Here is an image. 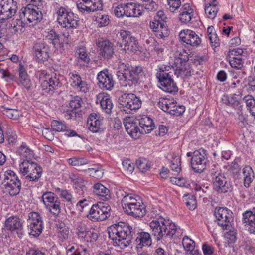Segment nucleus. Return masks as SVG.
<instances>
[{"mask_svg":"<svg viewBox=\"0 0 255 255\" xmlns=\"http://www.w3.org/2000/svg\"><path fill=\"white\" fill-rule=\"evenodd\" d=\"M117 63V76L121 86L131 87L144 78L145 72L142 67L136 66L130 67L120 60Z\"/></svg>","mask_w":255,"mask_h":255,"instance_id":"f257e3e1","label":"nucleus"},{"mask_svg":"<svg viewBox=\"0 0 255 255\" xmlns=\"http://www.w3.org/2000/svg\"><path fill=\"white\" fill-rule=\"evenodd\" d=\"M132 227L128 223L119 222L111 225L108 229L109 238L115 246L124 249L130 243Z\"/></svg>","mask_w":255,"mask_h":255,"instance_id":"f03ea898","label":"nucleus"},{"mask_svg":"<svg viewBox=\"0 0 255 255\" xmlns=\"http://www.w3.org/2000/svg\"><path fill=\"white\" fill-rule=\"evenodd\" d=\"M149 226L152 235L157 241L165 237H172L177 229L171 220L162 216L153 219L150 222Z\"/></svg>","mask_w":255,"mask_h":255,"instance_id":"7ed1b4c3","label":"nucleus"},{"mask_svg":"<svg viewBox=\"0 0 255 255\" xmlns=\"http://www.w3.org/2000/svg\"><path fill=\"white\" fill-rule=\"evenodd\" d=\"M172 70L170 66H161L156 76L158 80V86L161 90L170 93H176L178 88L172 78Z\"/></svg>","mask_w":255,"mask_h":255,"instance_id":"20e7f679","label":"nucleus"},{"mask_svg":"<svg viewBox=\"0 0 255 255\" xmlns=\"http://www.w3.org/2000/svg\"><path fill=\"white\" fill-rule=\"evenodd\" d=\"M57 21L63 28L74 29L78 26V17L70 9L60 7L55 9Z\"/></svg>","mask_w":255,"mask_h":255,"instance_id":"39448f33","label":"nucleus"},{"mask_svg":"<svg viewBox=\"0 0 255 255\" xmlns=\"http://www.w3.org/2000/svg\"><path fill=\"white\" fill-rule=\"evenodd\" d=\"M19 171L26 179L34 181L37 180L41 176L42 170L36 163L31 160L20 162Z\"/></svg>","mask_w":255,"mask_h":255,"instance_id":"423d86ee","label":"nucleus"},{"mask_svg":"<svg viewBox=\"0 0 255 255\" xmlns=\"http://www.w3.org/2000/svg\"><path fill=\"white\" fill-rule=\"evenodd\" d=\"M38 9L37 7H34L32 5H28L20 10L19 17L24 19L25 22L29 26H33L42 19V12Z\"/></svg>","mask_w":255,"mask_h":255,"instance_id":"0eeeda50","label":"nucleus"},{"mask_svg":"<svg viewBox=\"0 0 255 255\" xmlns=\"http://www.w3.org/2000/svg\"><path fill=\"white\" fill-rule=\"evenodd\" d=\"M211 176L214 189L219 193H226L232 189L230 182L220 169L211 171Z\"/></svg>","mask_w":255,"mask_h":255,"instance_id":"6e6552de","label":"nucleus"},{"mask_svg":"<svg viewBox=\"0 0 255 255\" xmlns=\"http://www.w3.org/2000/svg\"><path fill=\"white\" fill-rule=\"evenodd\" d=\"M110 206L106 203L98 202L91 208L88 218L93 221H103L110 216Z\"/></svg>","mask_w":255,"mask_h":255,"instance_id":"1a4fd4ad","label":"nucleus"},{"mask_svg":"<svg viewBox=\"0 0 255 255\" xmlns=\"http://www.w3.org/2000/svg\"><path fill=\"white\" fill-rule=\"evenodd\" d=\"M170 68H172V73L174 72L177 77L181 78L187 77L191 75L192 68L189 63L182 55H179L176 58L174 63Z\"/></svg>","mask_w":255,"mask_h":255,"instance_id":"9d476101","label":"nucleus"},{"mask_svg":"<svg viewBox=\"0 0 255 255\" xmlns=\"http://www.w3.org/2000/svg\"><path fill=\"white\" fill-rule=\"evenodd\" d=\"M217 224L223 229H229L233 221L232 212L226 207L216 208L214 213Z\"/></svg>","mask_w":255,"mask_h":255,"instance_id":"9b49d317","label":"nucleus"},{"mask_svg":"<svg viewBox=\"0 0 255 255\" xmlns=\"http://www.w3.org/2000/svg\"><path fill=\"white\" fill-rule=\"evenodd\" d=\"M17 10V3L13 0H2L0 4V18L2 20L11 18Z\"/></svg>","mask_w":255,"mask_h":255,"instance_id":"f8f14e48","label":"nucleus"},{"mask_svg":"<svg viewBox=\"0 0 255 255\" xmlns=\"http://www.w3.org/2000/svg\"><path fill=\"white\" fill-rule=\"evenodd\" d=\"M120 36L122 39V44L124 45L123 49L126 52L135 53L138 50V43L130 32L121 30Z\"/></svg>","mask_w":255,"mask_h":255,"instance_id":"ddd939ff","label":"nucleus"},{"mask_svg":"<svg viewBox=\"0 0 255 255\" xmlns=\"http://www.w3.org/2000/svg\"><path fill=\"white\" fill-rule=\"evenodd\" d=\"M77 7L80 12L89 13L101 10L103 5L101 0H78Z\"/></svg>","mask_w":255,"mask_h":255,"instance_id":"4468645a","label":"nucleus"},{"mask_svg":"<svg viewBox=\"0 0 255 255\" xmlns=\"http://www.w3.org/2000/svg\"><path fill=\"white\" fill-rule=\"evenodd\" d=\"M87 126L89 130L93 133L103 131L105 128L104 118L95 113L90 114L87 119Z\"/></svg>","mask_w":255,"mask_h":255,"instance_id":"2eb2a0df","label":"nucleus"},{"mask_svg":"<svg viewBox=\"0 0 255 255\" xmlns=\"http://www.w3.org/2000/svg\"><path fill=\"white\" fill-rule=\"evenodd\" d=\"M120 104L128 109L135 110L141 106V101L139 97L133 94H124L120 98Z\"/></svg>","mask_w":255,"mask_h":255,"instance_id":"dca6fc26","label":"nucleus"},{"mask_svg":"<svg viewBox=\"0 0 255 255\" xmlns=\"http://www.w3.org/2000/svg\"><path fill=\"white\" fill-rule=\"evenodd\" d=\"M205 150L200 148L193 153L191 164L193 169L197 172H202L205 167Z\"/></svg>","mask_w":255,"mask_h":255,"instance_id":"f3484780","label":"nucleus"},{"mask_svg":"<svg viewBox=\"0 0 255 255\" xmlns=\"http://www.w3.org/2000/svg\"><path fill=\"white\" fill-rule=\"evenodd\" d=\"M124 124L128 133L133 138H139L142 131L138 126L137 120L133 117H127L124 120Z\"/></svg>","mask_w":255,"mask_h":255,"instance_id":"a211bd4d","label":"nucleus"},{"mask_svg":"<svg viewBox=\"0 0 255 255\" xmlns=\"http://www.w3.org/2000/svg\"><path fill=\"white\" fill-rule=\"evenodd\" d=\"M180 40L186 44L197 46L201 43V39L196 33L190 29H184L179 33Z\"/></svg>","mask_w":255,"mask_h":255,"instance_id":"6ab92c4d","label":"nucleus"},{"mask_svg":"<svg viewBox=\"0 0 255 255\" xmlns=\"http://www.w3.org/2000/svg\"><path fill=\"white\" fill-rule=\"evenodd\" d=\"M97 79L99 87L106 90H111L114 85V81L112 75L108 70H103L98 73Z\"/></svg>","mask_w":255,"mask_h":255,"instance_id":"aec40b11","label":"nucleus"},{"mask_svg":"<svg viewBox=\"0 0 255 255\" xmlns=\"http://www.w3.org/2000/svg\"><path fill=\"white\" fill-rule=\"evenodd\" d=\"M242 216L243 222L248 231L255 234V208L244 212Z\"/></svg>","mask_w":255,"mask_h":255,"instance_id":"412c9836","label":"nucleus"},{"mask_svg":"<svg viewBox=\"0 0 255 255\" xmlns=\"http://www.w3.org/2000/svg\"><path fill=\"white\" fill-rule=\"evenodd\" d=\"M149 27L159 38H163L168 35V29L165 22L152 20L149 23Z\"/></svg>","mask_w":255,"mask_h":255,"instance_id":"4be33fe9","label":"nucleus"},{"mask_svg":"<svg viewBox=\"0 0 255 255\" xmlns=\"http://www.w3.org/2000/svg\"><path fill=\"white\" fill-rule=\"evenodd\" d=\"M96 45L99 48L100 54L104 58H111L114 54L113 44L109 41L98 40Z\"/></svg>","mask_w":255,"mask_h":255,"instance_id":"5701e85b","label":"nucleus"},{"mask_svg":"<svg viewBox=\"0 0 255 255\" xmlns=\"http://www.w3.org/2000/svg\"><path fill=\"white\" fill-rule=\"evenodd\" d=\"M70 82L72 87L75 90L85 93L88 90L86 82L82 80L79 75L76 73H70Z\"/></svg>","mask_w":255,"mask_h":255,"instance_id":"b1692460","label":"nucleus"},{"mask_svg":"<svg viewBox=\"0 0 255 255\" xmlns=\"http://www.w3.org/2000/svg\"><path fill=\"white\" fill-rule=\"evenodd\" d=\"M123 209L125 212L134 217H142L145 214L146 208L142 201Z\"/></svg>","mask_w":255,"mask_h":255,"instance_id":"393cba45","label":"nucleus"},{"mask_svg":"<svg viewBox=\"0 0 255 255\" xmlns=\"http://www.w3.org/2000/svg\"><path fill=\"white\" fill-rule=\"evenodd\" d=\"M96 103L100 104L102 109L106 113L110 114L111 112L113 104L109 95L105 93H99L97 96Z\"/></svg>","mask_w":255,"mask_h":255,"instance_id":"a878e982","label":"nucleus"},{"mask_svg":"<svg viewBox=\"0 0 255 255\" xmlns=\"http://www.w3.org/2000/svg\"><path fill=\"white\" fill-rule=\"evenodd\" d=\"M77 235L78 239L82 242H92L98 238V234L94 230H85L82 228L78 229Z\"/></svg>","mask_w":255,"mask_h":255,"instance_id":"bb28decb","label":"nucleus"},{"mask_svg":"<svg viewBox=\"0 0 255 255\" xmlns=\"http://www.w3.org/2000/svg\"><path fill=\"white\" fill-rule=\"evenodd\" d=\"M33 50L35 56L39 61L43 62L48 58V47L45 43L38 42L36 43Z\"/></svg>","mask_w":255,"mask_h":255,"instance_id":"cd10ccee","label":"nucleus"},{"mask_svg":"<svg viewBox=\"0 0 255 255\" xmlns=\"http://www.w3.org/2000/svg\"><path fill=\"white\" fill-rule=\"evenodd\" d=\"M194 15L193 9L188 4H184L180 11L179 20L182 24L191 23Z\"/></svg>","mask_w":255,"mask_h":255,"instance_id":"c85d7f7f","label":"nucleus"},{"mask_svg":"<svg viewBox=\"0 0 255 255\" xmlns=\"http://www.w3.org/2000/svg\"><path fill=\"white\" fill-rule=\"evenodd\" d=\"M126 16L127 17H139L142 15V7L134 2L125 4Z\"/></svg>","mask_w":255,"mask_h":255,"instance_id":"c756f323","label":"nucleus"},{"mask_svg":"<svg viewBox=\"0 0 255 255\" xmlns=\"http://www.w3.org/2000/svg\"><path fill=\"white\" fill-rule=\"evenodd\" d=\"M16 81L18 85H22L27 89L30 88L32 84L27 71L21 64H19V79H16Z\"/></svg>","mask_w":255,"mask_h":255,"instance_id":"7c9ffc66","label":"nucleus"},{"mask_svg":"<svg viewBox=\"0 0 255 255\" xmlns=\"http://www.w3.org/2000/svg\"><path fill=\"white\" fill-rule=\"evenodd\" d=\"M139 124L140 126V130L142 134H147L150 132L154 128L153 120L147 116H143L139 119Z\"/></svg>","mask_w":255,"mask_h":255,"instance_id":"2f4dec72","label":"nucleus"},{"mask_svg":"<svg viewBox=\"0 0 255 255\" xmlns=\"http://www.w3.org/2000/svg\"><path fill=\"white\" fill-rule=\"evenodd\" d=\"M5 226L7 229L11 231H20L22 228V223L20 219L15 216H11L5 222Z\"/></svg>","mask_w":255,"mask_h":255,"instance_id":"473e14b6","label":"nucleus"},{"mask_svg":"<svg viewBox=\"0 0 255 255\" xmlns=\"http://www.w3.org/2000/svg\"><path fill=\"white\" fill-rule=\"evenodd\" d=\"M93 192L103 200L107 201L111 198L109 190L100 183L93 185Z\"/></svg>","mask_w":255,"mask_h":255,"instance_id":"72a5a7b5","label":"nucleus"},{"mask_svg":"<svg viewBox=\"0 0 255 255\" xmlns=\"http://www.w3.org/2000/svg\"><path fill=\"white\" fill-rule=\"evenodd\" d=\"M135 241L138 247L140 248L144 246L149 247L152 244L151 235L146 232L138 233Z\"/></svg>","mask_w":255,"mask_h":255,"instance_id":"f704fd0d","label":"nucleus"},{"mask_svg":"<svg viewBox=\"0 0 255 255\" xmlns=\"http://www.w3.org/2000/svg\"><path fill=\"white\" fill-rule=\"evenodd\" d=\"M69 178L73 183V187L77 190L84 192L86 189V184L87 181L83 179L79 174L71 173Z\"/></svg>","mask_w":255,"mask_h":255,"instance_id":"c9c22d12","label":"nucleus"},{"mask_svg":"<svg viewBox=\"0 0 255 255\" xmlns=\"http://www.w3.org/2000/svg\"><path fill=\"white\" fill-rule=\"evenodd\" d=\"M17 153L20 157V162L31 160L34 157L33 151L25 144H22L19 146Z\"/></svg>","mask_w":255,"mask_h":255,"instance_id":"e433bc0d","label":"nucleus"},{"mask_svg":"<svg viewBox=\"0 0 255 255\" xmlns=\"http://www.w3.org/2000/svg\"><path fill=\"white\" fill-rule=\"evenodd\" d=\"M21 183L19 180L16 181H7L5 185V192H7L10 196L17 195L20 190Z\"/></svg>","mask_w":255,"mask_h":255,"instance_id":"4c0bfd02","label":"nucleus"},{"mask_svg":"<svg viewBox=\"0 0 255 255\" xmlns=\"http://www.w3.org/2000/svg\"><path fill=\"white\" fill-rule=\"evenodd\" d=\"M207 33L210 44L213 49L215 50V49L220 46V41L214 27L209 26L207 28Z\"/></svg>","mask_w":255,"mask_h":255,"instance_id":"58836bf2","label":"nucleus"},{"mask_svg":"<svg viewBox=\"0 0 255 255\" xmlns=\"http://www.w3.org/2000/svg\"><path fill=\"white\" fill-rule=\"evenodd\" d=\"M142 200L140 198L136 195L132 194H127L123 198L122 200V205L123 209L126 208V206H130L134 204L139 202Z\"/></svg>","mask_w":255,"mask_h":255,"instance_id":"ea45409f","label":"nucleus"},{"mask_svg":"<svg viewBox=\"0 0 255 255\" xmlns=\"http://www.w3.org/2000/svg\"><path fill=\"white\" fill-rule=\"evenodd\" d=\"M174 99L172 97H162L159 99L158 105L163 111L169 113L171 107L174 104Z\"/></svg>","mask_w":255,"mask_h":255,"instance_id":"a19ab883","label":"nucleus"},{"mask_svg":"<svg viewBox=\"0 0 255 255\" xmlns=\"http://www.w3.org/2000/svg\"><path fill=\"white\" fill-rule=\"evenodd\" d=\"M56 232L58 237L62 241L66 240L69 236V228L63 222L56 223Z\"/></svg>","mask_w":255,"mask_h":255,"instance_id":"79ce46f5","label":"nucleus"},{"mask_svg":"<svg viewBox=\"0 0 255 255\" xmlns=\"http://www.w3.org/2000/svg\"><path fill=\"white\" fill-rule=\"evenodd\" d=\"M243 174L244 185L246 187H249L254 178V174L252 168L249 166L245 167L243 169Z\"/></svg>","mask_w":255,"mask_h":255,"instance_id":"37998d69","label":"nucleus"},{"mask_svg":"<svg viewBox=\"0 0 255 255\" xmlns=\"http://www.w3.org/2000/svg\"><path fill=\"white\" fill-rule=\"evenodd\" d=\"M243 101L246 103L247 109L255 119V99L250 95H248L243 98Z\"/></svg>","mask_w":255,"mask_h":255,"instance_id":"c03bdc74","label":"nucleus"},{"mask_svg":"<svg viewBox=\"0 0 255 255\" xmlns=\"http://www.w3.org/2000/svg\"><path fill=\"white\" fill-rule=\"evenodd\" d=\"M49 43L52 44L53 47L57 49L63 46L60 36L53 30L49 32Z\"/></svg>","mask_w":255,"mask_h":255,"instance_id":"a18cd8bd","label":"nucleus"},{"mask_svg":"<svg viewBox=\"0 0 255 255\" xmlns=\"http://www.w3.org/2000/svg\"><path fill=\"white\" fill-rule=\"evenodd\" d=\"M76 56L80 64H88L90 61V58L88 56L86 50L84 48L78 49L76 52Z\"/></svg>","mask_w":255,"mask_h":255,"instance_id":"49530a36","label":"nucleus"},{"mask_svg":"<svg viewBox=\"0 0 255 255\" xmlns=\"http://www.w3.org/2000/svg\"><path fill=\"white\" fill-rule=\"evenodd\" d=\"M218 11V8L216 4L214 3V2L208 3L205 5V12L207 17L210 19H214Z\"/></svg>","mask_w":255,"mask_h":255,"instance_id":"de8ad7c7","label":"nucleus"},{"mask_svg":"<svg viewBox=\"0 0 255 255\" xmlns=\"http://www.w3.org/2000/svg\"><path fill=\"white\" fill-rule=\"evenodd\" d=\"M136 164L141 172H146L151 167L150 161L146 158H140L136 160Z\"/></svg>","mask_w":255,"mask_h":255,"instance_id":"09e8293b","label":"nucleus"},{"mask_svg":"<svg viewBox=\"0 0 255 255\" xmlns=\"http://www.w3.org/2000/svg\"><path fill=\"white\" fill-rule=\"evenodd\" d=\"M2 112L6 117L13 120H18L22 116L21 112L15 109L5 108Z\"/></svg>","mask_w":255,"mask_h":255,"instance_id":"8fccbe9b","label":"nucleus"},{"mask_svg":"<svg viewBox=\"0 0 255 255\" xmlns=\"http://www.w3.org/2000/svg\"><path fill=\"white\" fill-rule=\"evenodd\" d=\"M28 25L25 22L24 19H16L13 23L12 28L17 34H21L24 31L25 27Z\"/></svg>","mask_w":255,"mask_h":255,"instance_id":"3c124183","label":"nucleus"},{"mask_svg":"<svg viewBox=\"0 0 255 255\" xmlns=\"http://www.w3.org/2000/svg\"><path fill=\"white\" fill-rule=\"evenodd\" d=\"M43 229V224L35 225L34 223L29 224L28 229L29 234L34 237L38 236L42 232Z\"/></svg>","mask_w":255,"mask_h":255,"instance_id":"603ef678","label":"nucleus"},{"mask_svg":"<svg viewBox=\"0 0 255 255\" xmlns=\"http://www.w3.org/2000/svg\"><path fill=\"white\" fill-rule=\"evenodd\" d=\"M244 53V50L241 48H237L230 50L229 51L227 56L228 60L236 58H243Z\"/></svg>","mask_w":255,"mask_h":255,"instance_id":"864d4df0","label":"nucleus"},{"mask_svg":"<svg viewBox=\"0 0 255 255\" xmlns=\"http://www.w3.org/2000/svg\"><path fill=\"white\" fill-rule=\"evenodd\" d=\"M85 172H87L91 176L97 179H101L104 175L103 170L101 167L91 168L86 169Z\"/></svg>","mask_w":255,"mask_h":255,"instance_id":"5fc2aeb1","label":"nucleus"},{"mask_svg":"<svg viewBox=\"0 0 255 255\" xmlns=\"http://www.w3.org/2000/svg\"><path fill=\"white\" fill-rule=\"evenodd\" d=\"M183 200L189 210H193L196 208V201L193 195L190 194L185 195L183 196Z\"/></svg>","mask_w":255,"mask_h":255,"instance_id":"6e6d98bb","label":"nucleus"},{"mask_svg":"<svg viewBox=\"0 0 255 255\" xmlns=\"http://www.w3.org/2000/svg\"><path fill=\"white\" fill-rule=\"evenodd\" d=\"M185 108L184 106L178 104L175 101L174 104L171 107L169 114L173 115L179 116L184 112Z\"/></svg>","mask_w":255,"mask_h":255,"instance_id":"4d7b16f0","label":"nucleus"},{"mask_svg":"<svg viewBox=\"0 0 255 255\" xmlns=\"http://www.w3.org/2000/svg\"><path fill=\"white\" fill-rule=\"evenodd\" d=\"M0 77L7 82L16 81V77L8 71L0 68Z\"/></svg>","mask_w":255,"mask_h":255,"instance_id":"13d9d810","label":"nucleus"},{"mask_svg":"<svg viewBox=\"0 0 255 255\" xmlns=\"http://www.w3.org/2000/svg\"><path fill=\"white\" fill-rule=\"evenodd\" d=\"M170 168L174 174H178L181 171L180 157L178 155H175L171 161Z\"/></svg>","mask_w":255,"mask_h":255,"instance_id":"bf43d9fd","label":"nucleus"},{"mask_svg":"<svg viewBox=\"0 0 255 255\" xmlns=\"http://www.w3.org/2000/svg\"><path fill=\"white\" fill-rule=\"evenodd\" d=\"M28 223L31 224L34 223L35 225L43 224V221L39 214L36 212H31L29 214Z\"/></svg>","mask_w":255,"mask_h":255,"instance_id":"052dcab7","label":"nucleus"},{"mask_svg":"<svg viewBox=\"0 0 255 255\" xmlns=\"http://www.w3.org/2000/svg\"><path fill=\"white\" fill-rule=\"evenodd\" d=\"M182 245L186 251L190 252L194 249L195 243L193 240L185 236L183 238Z\"/></svg>","mask_w":255,"mask_h":255,"instance_id":"680f3d73","label":"nucleus"},{"mask_svg":"<svg viewBox=\"0 0 255 255\" xmlns=\"http://www.w3.org/2000/svg\"><path fill=\"white\" fill-rule=\"evenodd\" d=\"M68 163L72 166H81L87 164L88 161L84 158L73 157L67 159Z\"/></svg>","mask_w":255,"mask_h":255,"instance_id":"e2e57ef3","label":"nucleus"},{"mask_svg":"<svg viewBox=\"0 0 255 255\" xmlns=\"http://www.w3.org/2000/svg\"><path fill=\"white\" fill-rule=\"evenodd\" d=\"M239 97H241L239 95L235 94L230 95L227 98V104L234 107L238 106L240 104Z\"/></svg>","mask_w":255,"mask_h":255,"instance_id":"0e129e2a","label":"nucleus"},{"mask_svg":"<svg viewBox=\"0 0 255 255\" xmlns=\"http://www.w3.org/2000/svg\"><path fill=\"white\" fill-rule=\"evenodd\" d=\"M51 127L53 131L58 132L64 131L66 129V126L63 123L57 120H53L51 122Z\"/></svg>","mask_w":255,"mask_h":255,"instance_id":"69168bd1","label":"nucleus"},{"mask_svg":"<svg viewBox=\"0 0 255 255\" xmlns=\"http://www.w3.org/2000/svg\"><path fill=\"white\" fill-rule=\"evenodd\" d=\"M124 170L127 173H132L134 169V163L128 159H125L122 162Z\"/></svg>","mask_w":255,"mask_h":255,"instance_id":"338daca9","label":"nucleus"},{"mask_svg":"<svg viewBox=\"0 0 255 255\" xmlns=\"http://www.w3.org/2000/svg\"><path fill=\"white\" fill-rule=\"evenodd\" d=\"M202 250L204 255H214V247L207 242L203 244Z\"/></svg>","mask_w":255,"mask_h":255,"instance_id":"774afa93","label":"nucleus"}]
</instances>
